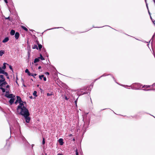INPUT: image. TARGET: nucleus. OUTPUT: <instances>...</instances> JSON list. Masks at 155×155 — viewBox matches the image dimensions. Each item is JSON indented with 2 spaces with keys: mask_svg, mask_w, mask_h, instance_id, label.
Returning <instances> with one entry per match:
<instances>
[{
  "mask_svg": "<svg viewBox=\"0 0 155 155\" xmlns=\"http://www.w3.org/2000/svg\"><path fill=\"white\" fill-rule=\"evenodd\" d=\"M5 53V51L3 50H1L0 51V56H2Z\"/></svg>",
  "mask_w": 155,
  "mask_h": 155,
  "instance_id": "nucleus-13",
  "label": "nucleus"
},
{
  "mask_svg": "<svg viewBox=\"0 0 155 155\" xmlns=\"http://www.w3.org/2000/svg\"><path fill=\"white\" fill-rule=\"evenodd\" d=\"M16 97V100L18 101V103L19 104L17 108V112L22 110L24 108H26V102L22 101L20 97L17 96Z\"/></svg>",
  "mask_w": 155,
  "mask_h": 155,
  "instance_id": "nucleus-2",
  "label": "nucleus"
},
{
  "mask_svg": "<svg viewBox=\"0 0 155 155\" xmlns=\"http://www.w3.org/2000/svg\"><path fill=\"white\" fill-rule=\"evenodd\" d=\"M44 75H41L39 76V78L41 80L42 79V78L44 77Z\"/></svg>",
  "mask_w": 155,
  "mask_h": 155,
  "instance_id": "nucleus-22",
  "label": "nucleus"
},
{
  "mask_svg": "<svg viewBox=\"0 0 155 155\" xmlns=\"http://www.w3.org/2000/svg\"><path fill=\"white\" fill-rule=\"evenodd\" d=\"M152 21L153 22V24H154V25L155 26V21Z\"/></svg>",
  "mask_w": 155,
  "mask_h": 155,
  "instance_id": "nucleus-39",
  "label": "nucleus"
},
{
  "mask_svg": "<svg viewBox=\"0 0 155 155\" xmlns=\"http://www.w3.org/2000/svg\"><path fill=\"white\" fill-rule=\"evenodd\" d=\"M7 78H9L8 75V76H7Z\"/></svg>",
  "mask_w": 155,
  "mask_h": 155,
  "instance_id": "nucleus-47",
  "label": "nucleus"
},
{
  "mask_svg": "<svg viewBox=\"0 0 155 155\" xmlns=\"http://www.w3.org/2000/svg\"><path fill=\"white\" fill-rule=\"evenodd\" d=\"M39 59H40V58H35V59L34 61V63H36L38 62L39 61Z\"/></svg>",
  "mask_w": 155,
  "mask_h": 155,
  "instance_id": "nucleus-10",
  "label": "nucleus"
},
{
  "mask_svg": "<svg viewBox=\"0 0 155 155\" xmlns=\"http://www.w3.org/2000/svg\"><path fill=\"white\" fill-rule=\"evenodd\" d=\"M13 97H15V96L13 94H10L9 95V96H8V97L7 98H12Z\"/></svg>",
  "mask_w": 155,
  "mask_h": 155,
  "instance_id": "nucleus-9",
  "label": "nucleus"
},
{
  "mask_svg": "<svg viewBox=\"0 0 155 155\" xmlns=\"http://www.w3.org/2000/svg\"><path fill=\"white\" fill-rule=\"evenodd\" d=\"M9 86L8 85H6V88H9Z\"/></svg>",
  "mask_w": 155,
  "mask_h": 155,
  "instance_id": "nucleus-37",
  "label": "nucleus"
},
{
  "mask_svg": "<svg viewBox=\"0 0 155 155\" xmlns=\"http://www.w3.org/2000/svg\"><path fill=\"white\" fill-rule=\"evenodd\" d=\"M32 145V146H33V145Z\"/></svg>",
  "mask_w": 155,
  "mask_h": 155,
  "instance_id": "nucleus-51",
  "label": "nucleus"
},
{
  "mask_svg": "<svg viewBox=\"0 0 155 155\" xmlns=\"http://www.w3.org/2000/svg\"><path fill=\"white\" fill-rule=\"evenodd\" d=\"M45 139L44 138H43V140H42V144H45Z\"/></svg>",
  "mask_w": 155,
  "mask_h": 155,
  "instance_id": "nucleus-26",
  "label": "nucleus"
},
{
  "mask_svg": "<svg viewBox=\"0 0 155 155\" xmlns=\"http://www.w3.org/2000/svg\"><path fill=\"white\" fill-rule=\"evenodd\" d=\"M150 87L149 85H144L142 87L143 88H147Z\"/></svg>",
  "mask_w": 155,
  "mask_h": 155,
  "instance_id": "nucleus-18",
  "label": "nucleus"
},
{
  "mask_svg": "<svg viewBox=\"0 0 155 155\" xmlns=\"http://www.w3.org/2000/svg\"><path fill=\"white\" fill-rule=\"evenodd\" d=\"M57 155H63V154H60V153H58V154Z\"/></svg>",
  "mask_w": 155,
  "mask_h": 155,
  "instance_id": "nucleus-44",
  "label": "nucleus"
},
{
  "mask_svg": "<svg viewBox=\"0 0 155 155\" xmlns=\"http://www.w3.org/2000/svg\"><path fill=\"white\" fill-rule=\"evenodd\" d=\"M15 98V97H13L12 98H11V99L10 100L9 102L11 105L12 104L14 103Z\"/></svg>",
  "mask_w": 155,
  "mask_h": 155,
  "instance_id": "nucleus-5",
  "label": "nucleus"
},
{
  "mask_svg": "<svg viewBox=\"0 0 155 155\" xmlns=\"http://www.w3.org/2000/svg\"><path fill=\"white\" fill-rule=\"evenodd\" d=\"M154 3L155 4V0H154Z\"/></svg>",
  "mask_w": 155,
  "mask_h": 155,
  "instance_id": "nucleus-48",
  "label": "nucleus"
},
{
  "mask_svg": "<svg viewBox=\"0 0 155 155\" xmlns=\"http://www.w3.org/2000/svg\"><path fill=\"white\" fill-rule=\"evenodd\" d=\"M9 67L10 69L11 70H12V67L11 65L9 66Z\"/></svg>",
  "mask_w": 155,
  "mask_h": 155,
  "instance_id": "nucleus-31",
  "label": "nucleus"
},
{
  "mask_svg": "<svg viewBox=\"0 0 155 155\" xmlns=\"http://www.w3.org/2000/svg\"><path fill=\"white\" fill-rule=\"evenodd\" d=\"M20 114L23 116L25 118L26 122L28 123L30 120V118L29 117L30 115L28 109L24 108V109L18 112Z\"/></svg>",
  "mask_w": 155,
  "mask_h": 155,
  "instance_id": "nucleus-1",
  "label": "nucleus"
},
{
  "mask_svg": "<svg viewBox=\"0 0 155 155\" xmlns=\"http://www.w3.org/2000/svg\"><path fill=\"white\" fill-rule=\"evenodd\" d=\"M5 81V79L4 76L2 75H0V84L2 83Z\"/></svg>",
  "mask_w": 155,
  "mask_h": 155,
  "instance_id": "nucleus-4",
  "label": "nucleus"
},
{
  "mask_svg": "<svg viewBox=\"0 0 155 155\" xmlns=\"http://www.w3.org/2000/svg\"><path fill=\"white\" fill-rule=\"evenodd\" d=\"M6 19H9V17H8L6 18Z\"/></svg>",
  "mask_w": 155,
  "mask_h": 155,
  "instance_id": "nucleus-46",
  "label": "nucleus"
},
{
  "mask_svg": "<svg viewBox=\"0 0 155 155\" xmlns=\"http://www.w3.org/2000/svg\"><path fill=\"white\" fill-rule=\"evenodd\" d=\"M60 28L59 27H55V28H51V29H48V30H51V29H56V28Z\"/></svg>",
  "mask_w": 155,
  "mask_h": 155,
  "instance_id": "nucleus-29",
  "label": "nucleus"
},
{
  "mask_svg": "<svg viewBox=\"0 0 155 155\" xmlns=\"http://www.w3.org/2000/svg\"><path fill=\"white\" fill-rule=\"evenodd\" d=\"M15 33V31L13 30H12L10 32V35H13Z\"/></svg>",
  "mask_w": 155,
  "mask_h": 155,
  "instance_id": "nucleus-12",
  "label": "nucleus"
},
{
  "mask_svg": "<svg viewBox=\"0 0 155 155\" xmlns=\"http://www.w3.org/2000/svg\"><path fill=\"white\" fill-rule=\"evenodd\" d=\"M51 95V94H49V93H47V95L48 96H50Z\"/></svg>",
  "mask_w": 155,
  "mask_h": 155,
  "instance_id": "nucleus-38",
  "label": "nucleus"
},
{
  "mask_svg": "<svg viewBox=\"0 0 155 155\" xmlns=\"http://www.w3.org/2000/svg\"><path fill=\"white\" fill-rule=\"evenodd\" d=\"M76 155H79L77 149H76Z\"/></svg>",
  "mask_w": 155,
  "mask_h": 155,
  "instance_id": "nucleus-28",
  "label": "nucleus"
},
{
  "mask_svg": "<svg viewBox=\"0 0 155 155\" xmlns=\"http://www.w3.org/2000/svg\"><path fill=\"white\" fill-rule=\"evenodd\" d=\"M18 102V101L16 100L15 102V104H16Z\"/></svg>",
  "mask_w": 155,
  "mask_h": 155,
  "instance_id": "nucleus-40",
  "label": "nucleus"
},
{
  "mask_svg": "<svg viewBox=\"0 0 155 155\" xmlns=\"http://www.w3.org/2000/svg\"><path fill=\"white\" fill-rule=\"evenodd\" d=\"M3 74H4L6 76H8V73L7 72H5V71H4V72L3 73Z\"/></svg>",
  "mask_w": 155,
  "mask_h": 155,
  "instance_id": "nucleus-25",
  "label": "nucleus"
},
{
  "mask_svg": "<svg viewBox=\"0 0 155 155\" xmlns=\"http://www.w3.org/2000/svg\"><path fill=\"white\" fill-rule=\"evenodd\" d=\"M32 48L33 49H38V48L37 45H34L33 47H32Z\"/></svg>",
  "mask_w": 155,
  "mask_h": 155,
  "instance_id": "nucleus-21",
  "label": "nucleus"
},
{
  "mask_svg": "<svg viewBox=\"0 0 155 155\" xmlns=\"http://www.w3.org/2000/svg\"><path fill=\"white\" fill-rule=\"evenodd\" d=\"M40 59H41L42 60H45V59L42 56V55L41 54H40Z\"/></svg>",
  "mask_w": 155,
  "mask_h": 155,
  "instance_id": "nucleus-20",
  "label": "nucleus"
},
{
  "mask_svg": "<svg viewBox=\"0 0 155 155\" xmlns=\"http://www.w3.org/2000/svg\"><path fill=\"white\" fill-rule=\"evenodd\" d=\"M21 28H22L25 31H28V29H27V28H26L24 26H21Z\"/></svg>",
  "mask_w": 155,
  "mask_h": 155,
  "instance_id": "nucleus-17",
  "label": "nucleus"
},
{
  "mask_svg": "<svg viewBox=\"0 0 155 155\" xmlns=\"http://www.w3.org/2000/svg\"><path fill=\"white\" fill-rule=\"evenodd\" d=\"M9 40V38L8 37H6L2 41V42L5 43L8 41Z\"/></svg>",
  "mask_w": 155,
  "mask_h": 155,
  "instance_id": "nucleus-7",
  "label": "nucleus"
},
{
  "mask_svg": "<svg viewBox=\"0 0 155 155\" xmlns=\"http://www.w3.org/2000/svg\"><path fill=\"white\" fill-rule=\"evenodd\" d=\"M30 53L29 52H28V59H29L30 57Z\"/></svg>",
  "mask_w": 155,
  "mask_h": 155,
  "instance_id": "nucleus-27",
  "label": "nucleus"
},
{
  "mask_svg": "<svg viewBox=\"0 0 155 155\" xmlns=\"http://www.w3.org/2000/svg\"><path fill=\"white\" fill-rule=\"evenodd\" d=\"M7 84V83L5 81L0 84V89L2 90L3 92H5V89L3 87H5Z\"/></svg>",
  "mask_w": 155,
  "mask_h": 155,
  "instance_id": "nucleus-3",
  "label": "nucleus"
},
{
  "mask_svg": "<svg viewBox=\"0 0 155 155\" xmlns=\"http://www.w3.org/2000/svg\"><path fill=\"white\" fill-rule=\"evenodd\" d=\"M9 94H9V91H6L5 96V97L7 98L8 97V96H9Z\"/></svg>",
  "mask_w": 155,
  "mask_h": 155,
  "instance_id": "nucleus-14",
  "label": "nucleus"
},
{
  "mask_svg": "<svg viewBox=\"0 0 155 155\" xmlns=\"http://www.w3.org/2000/svg\"><path fill=\"white\" fill-rule=\"evenodd\" d=\"M145 1L146 2V0H145ZM146 6H147V8H148V6H147V3H146Z\"/></svg>",
  "mask_w": 155,
  "mask_h": 155,
  "instance_id": "nucleus-45",
  "label": "nucleus"
},
{
  "mask_svg": "<svg viewBox=\"0 0 155 155\" xmlns=\"http://www.w3.org/2000/svg\"><path fill=\"white\" fill-rule=\"evenodd\" d=\"M25 72L26 73H27L28 74L29 76H30V75H31V73L28 70V69H26L25 70Z\"/></svg>",
  "mask_w": 155,
  "mask_h": 155,
  "instance_id": "nucleus-11",
  "label": "nucleus"
},
{
  "mask_svg": "<svg viewBox=\"0 0 155 155\" xmlns=\"http://www.w3.org/2000/svg\"><path fill=\"white\" fill-rule=\"evenodd\" d=\"M19 33L18 32H16L15 34V37L16 39H17L19 37Z\"/></svg>",
  "mask_w": 155,
  "mask_h": 155,
  "instance_id": "nucleus-6",
  "label": "nucleus"
},
{
  "mask_svg": "<svg viewBox=\"0 0 155 155\" xmlns=\"http://www.w3.org/2000/svg\"><path fill=\"white\" fill-rule=\"evenodd\" d=\"M149 12V14H150V12ZM150 17L151 19L152 20V18H151V16H150Z\"/></svg>",
  "mask_w": 155,
  "mask_h": 155,
  "instance_id": "nucleus-42",
  "label": "nucleus"
},
{
  "mask_svg": "<svg viewBox=\"0 0 155 155\" xmlns=\"http://www.w3.org/2000/svg\"><path fill=\"white\" fill-rule=\"evenodd\" d=\"M7 64L6 63H4L3 64V66L1 68L4 70L6 68V64Z\"/></svg>",
  "mask_w": 155,
  "mask_h": 155,
  "instance_id": "nucleus-15",
  "label": "nucleus"
},
{
  "mask_svg": "<svg viewBox=\"0 0 155 155\" xmlns=\"http://www.w3.org/2000/svg\"><path fill=\"white\" fill-rule=\"evenodd\" d=\"M5 2L7 4L8 3V1L7 0H4Z\"/></svg>",
  "mask_w": 155,
  "mask_h": 155,
  "instance_id": "nucleus-34",
  "label": "nucleus"
},
{
  "mask_svg": "<svg viewBox=\"0 0 155 155\" xmlns=\"http://www.w3.org/2000/svg\"><path fill=\"white\" fill-rule=\"evenodd\" d=\"M38 47L40 50H41V49L42 48V46L40 44H38Z\"/></svg>",
  "mask_w": 155,
  "mask_h": 155,
  "instance_id": "nucleus-19",
  "label": "nucleus"
},
{
  "mask_svg": "<svg viewBox=\"0 0 155 155\" xmlns=\"http://www.w3.org/2000/svg\"><path fill=\"white\" fill-rule=\"evenodd\" d=\"M65 98L66 100H68V98H67V97L66 96H65Z\"/></svg>",
  "mask_w": 155,
  "mask_h": 155,
  "instance_id": "nucleus-36",
  "label": "nucleus"
},
{
  "mask_svg": "<svg viewBox=\"0 0 155 155\" xmlns=\"http://www.w3.org/2000/svg\"><path fill=\"white\" fill-rule=\"evenodd\" d=\"M22 140L24 141V140H26V139L25 138V137H22Z\"/></svg>",
  "mask_w": 155,
  "mask_h": 155,
  "instance_id": "nucleus-35",
  "label": "nucleus"
},
{
  "mask_svg": "<svg viewBox=\"0 0 155 155\" xmlns=\"http://www.w3.org/2000/svg\"><path fill=\"white\" fill-rule=\"evenodd\" d=\"M46 78L45 77H43V80L45 81H46Z\"/></svg>",
  "mask_w": 155,
  "mask_h": 155,
  "instance_id": "nucleus-30",
  "label": "nucleus"
},
{
  "mask_svg": "<svg viewBox=\"0 0 155 155\" xmlns=\"http://www.w3.org/2000/svg\"><path fill=\"white\" fill-rule=\"evenodd\" d=\"M32 145V146H33V145Z\"/></svg>",
  "mask_w": 155,
  "mask_h": 155,
  "instance_id": "nucleus-50",
  "label": "nucleus"
},
{
  "mask_svg": "<svg viewBox=\"0 0 155 155\" xmlns=\"http://www.w3.org/2000/svg\"><path fill=\"white\" fill-rule=\"evenodd\" d=\"M45 74L47 75H49V73L48 72H46V73H45Z\"/></svg>",
  "mask_w": 155,
  "mask_h": 155,
  "instance_id": "nucleus-33",
  "label": "nucleus"
},
{
  "mask_svg": "<svg viewBox=\"0 0 155 155\" xmlns=\"http://www.w3.org/2000/svg\"><path fill=\"white\" fill-rule=\"evenodd\" d=\"M5 71L1 67H0V74H2L4 73Z\"/></svg>",
  "mask_w": 155,
  "mask_h": 155,
  "instance_id": "nucleus-16",
  "label": "nucleus"
},
{
  "mask_svg": "<svg viewBox=\"0 0 155 155\" xmlns=\"http://www.w3.org/2000/svg\"><path fill=\"white\" fill-rule=\"evenodd\" d=\"M39 69H40L41 68V66H39L38 68Z\"/></svg>",
  "mask_w": 155,
  "mask_h": 155,
  "instance_id": "nucleus-43",
  "label": "nucleus"
},
{
  "mask_svg": "<svg viewBox=\"0 0 155 155\" xmlns=\"http://www.w3.org/2000/svg\"><path fill=\"white\" fill-rule=\"evenodd\" d=\"M36 94H37V92L35 91L33 93V95L35 96H37V95Z\"/></svg>",
  "mask_w": 155,
  "mask_h": 155,
  "instance_id": "nucleus-24",
  "label": "nucleus"
},
{
  "mask_svg": "<svg viewBox=\"0 0 155 155\" xmlns=\"http://www.w3.org/2000/svg\"><path fill=\"white\" fill-rule=\"evenodd\" d=\"M31 75H30V76H32L34 77V76H36L37 75V74H33L31 73Z\"/></svg>",
  "mask_w": 155,
  "mask_h": 155,
  "instance_id": "nucleus-23",
  "label": "nucleus"
},
{
  "mask_svg": "<svg viewBox=\"0 0 155 155\" xmlns=\"http://www.w3.org/2000/svg\"><path fill=\"white\" fill-rule=\"evenodd\" d=\"M58 142L61 145H62L63 144V140L62 138H60L58 140Z\"/></svg>",
  "mask_w": 155,
  "mask_h": 155,
  "instance_id": "nucleus-8",
  "label": "nucleus"
},
{
  "mask_svg": "<svg viewBox=\"0 0 155 155\" xmlns=\"http://www.w3.org/2000/svg\"><path fill=\"white\" fill-rule=\"evenodd\" d=\"M106 76V75H105V74H104L103 75H102V76L101 77H103V76Z\"/></svg>",
  "mask_w": 155,
  "mask_h": 155,
  "instance_id": "nucleus-41",
  "label": "nucleus"
},
{
  "mask_svg": "<svg viewBox=\"0 0 155 155\" xmlns=\"http://www.w3.org/2000/svg\"><path fill=\"white\" fill-rule=\"evenodd\" d=\"M154 3L155 4V0H154Z\"/></svg>",
  "mask_w": 155,
  "mask_h": 155,
  "instance_id": "nucleus-49",
  "label": "nucleus"
},
{
  "mask_svg": "<svg viewBox=\"0 0 155 155\" xmlns=\"http://www.w3.org/2000/svg\"><path fill=\"white\" fill-rule=\"evenodd\" d=\"M126 86L128 87V86H127V85H126Z\"/></svg>",
  "mask_w": 155,
  "mask_h": 155,
  "instance_id": "nucleus-52",
  "label": "nucleus"
},
{
  "mask_svg": "<svg viewBox=\"0 0 155 155\" xmlns=\"http://www.w3.org/2000/svg\"><path fill=\"white\" fill-rule=\"evenodd\" d=\"M77 99H77L76 100V101H75V104H76V106H77Z\"/></svg>",
  "mask_w": 155,
  "mask_h": 155,
  "instance_id": "nucleus-32",
  "label": "nucleus"
}]
</instances>
